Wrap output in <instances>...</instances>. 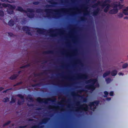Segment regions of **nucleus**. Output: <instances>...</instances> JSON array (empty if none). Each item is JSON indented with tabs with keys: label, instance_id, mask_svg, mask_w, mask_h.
<instances>
[{
	"label": "nucleus",
	"instance_id": "ddd939ff",
	"mask_svg": "<svg viewBox=\"0 0 128 128\" xmlns=\"http://www.w3.org/2000/svg\"><path fill=\"white\" fill-rule=\"evenodd\" d=\"M118 8H113L110 10L109 12V13L110 14H114L117 13L118 12Z\"/></svg>",
	"mask_w": 128,
	"mask_h": 128
},
{
	"label": "nucleus",
	"instance_id": "2f4dec72",
	"mask_svg": "<svg viewBox=\"0 0 128 128\" xmlns=\"http://www.w3.org/2000/svg\"><path fill=\"white\" fill-rule=\"evenodd\" d=\"M9 101V98L8 97H6L4 98L2 100L3 102H6Z\"/></svg>",
	"mask_w": 128,
	"mask_h": 128
},
{
	"label": "nucleus",
	"instance_id": "bb28decb",
	"mask_svg": "<svg viewBox=\"0 0 128 128\" xmlns=\"http://www.w3.org/2000/svg\"><path fill=\"white\" fill-rule=\"evenodd\" d=\"M17 96L19 97L22 100H24V96L22 95L21 94H18L17 95Z\"/></svg>",
	"mask_w": 128,
	"mask_h": 128
},
{
	"label": "nucleus",
	"instance_id": "f3484780",
	"mask_svg": "<svg viewBox=\"0 0 128 128\" xmlns=\"http://www.w3.org/2000/svg\"><path fill=\"white\" fill-rule=\"evenodd\" d=\"M18 76V74H14L10 77L9 78L12 80L16 79Z\"/></svg>",
	"mask_w": 128,
	"mask_h": 128
},
{
	"label": "nucleus",
	"instance_id": "e433bc0d",
	"mask_svg": "<svg viewBox=\"0 0 128 128\" xmlns=\"http://www.w3.org/2000/svg\"><path fill=\"white\" fill-rule=\"evenodd\" d=\"M111 79L110 78L106 79V81L107 83H109L111 81Z\"/></svg>",
	"mask_w": 128,
	"mask_h": 128
},
{
	"label": "nucleus",
	"instance_id": "aec40b11",
	"mask_svg": "<svg viewBox=\"0 0 128 128\" xmlns=\"http://www.w3.org/2000/svg\"><path fill=\"white\" fill-rule=\"evenodd\" d=\"M54 53V52L52 50H47L44 51L43 52V54H52Z\"/></svg>",
	"mask_w": 128,
	"mask_h": 128
},
{
	"label": "nucleus",
	"instance_id": "a211bd4d",
	"mask_svg": "<svg viewBox=\"0 0 128 128\" xmlns=\"http://www.w3.org/2000/svg\"><path fill=\"white\" fill-rule=\"evenodd\" d=\"M110 73L112 76H114L117 74V72L116 70H114L112 71L111 72H110Z\"/></svg>",
	"mask_w": 128,
	"mask_h": 128
},
{
	"label": "nucleus",
	"instance_id": "39448f33",
	"mask_svg": "<svg viewBox=\"0 0 128 128\" xmlns=\"http://www.w3.org/2000/svg\"><path fill=\"white\" fill-rule=\"evenodd\" d=\"M99 102L100 101L99 100H95L92 102H90L88 106L90 107L91 110L94 111L96 108V106H95V104L97 106Z\"/></svg>",
	"mask_w": 128,
	"mask_h": 128
},
{
	"label": "nucleus",
	"instance_id": "3c124183",
	"mask_svg": "<svg viewBox=\"0 0 128 128\" xmlns=\"http://www.w3.org/2000/svg\"><path fill=\"white\" fill-rule=\"evenodd\" d=\"M108 10L109 9L108 8L106 7L104 9V12L106 13L108 12Z\"/></svg>",
	"mask_w": 128,
	"mask_h": 128
},
{
	"label": "nucleus",
	"instance_id": "a19ab883",
	"mask_svg": "<svg viewBox=\"0 0 128 128\" xmlns=\"http://www.w3.org/2000/svg\"><path fill=\"white\" fill-rule=\"evenodd\" d=\"M87 9V8H85V9L86 10L85 11V12L84 14V16L87 15L88 14V12L87 10H86Z\"/></svg>",
	"mask_w": 128,
	"mask_h": 128
},
{
	"label": "nucleus",
	"instance_id": "0eeeda50",
	"mask_svg": "<svg viewBox=\"0 0 128 128\" xmlns=\"http://www.w3.org/2000/svg\"><path fill=\"white\" fill-rule=\"evenodd\" d=\"M89 109L88 106L86 104H84L80 106V108L76 110V111L78 112V110L80 109L82 110L85 111H87Z\"/></svg>",
	"mask_w": 128,
	"mask_h": 128
},
{
	"label": "nucleus",
	"instance_id": "4be33fe9",
	"mask_svg": "<svg viewBox=\"0 0 128 128\" xmlns=\"http://www.w3.org/2000/svg\"><path fill=\"white\" fill-rule=\"evenodd\" d=\"M8 8H10L9 9L12 10H14L15 9L16 6L15 5L12 6L11 4H8Z\"/></svg>",
	"mask_w": 128,
	"mask_h": 128
},
{
	"label": "nucleus",
	"instance_id": "6e6552de",
	"mask_svg": "<svg viewBox=\"0 0 128 128\" xmlns=\"http://www.w3.org/2000/svg\"><path fill=\"white\" fill-rule=\"evenodd\" d=\"M22 29L23 31L26 32V34L30 36L32 35L31 32H30V29L29 27L27 26H23L22 28Z\"/></svg>",
	"mask_w": 128,
	"mask_h": 128
},
{
	"label": "nucleus",
	"instance_id": "4c0bfd02",
	"mask_svg": "<svg viewBox=\"0 0 128 128\" xmlns=\"http://www.w3.org/2000/svg\"><path fill=\"white\" fill-rule=\"evenodd\" d=\"M4 16V12L2 10H0V16L3 17Z\"/></svg>",
	"mask_w": 128,
	"mask_h": 128
},
{
	"label": "nucleus",
	"instance_id": "79ce46f5",
	"mask_svg": "<svg viewBox=\"0 0 128 128\" xmlns=\"http://www.w3.org/2000/svg\"><path fill=\"white\" fill-rule=\"evenodd\" d=\"M105 96H104V97H107V96L108 95V92L106 91H105L104 92Z\"/></svg>",
	"mask_w": 128,
	"mask_h": 128
},
{
	"label": "nucleus",
	"instance_id": "cd10ccee",
	"mask_svg": "<svg viewBox=\"0 0 128 128\" xmlns=\"http://www.w3.org/2000/svg\"><path fill=\"white\" fill-rule=\"evenodd\" d=\"M36 12L38 13H40L42 12H43V10L41 8H38L36 9Z\"/></svg>",
	"mask_w": 128,
	"mask_h": 128
},
{
	"label": "nucleus",
	"instance_id": "09e8293b",
	"mask_svg": "<svg viewBox=\"0 0 128 128\" xmlns=\"http://www.w3.org/2000/svg\"><path fill=\"white\" fill-rule=\"evenodd\" d=\"M8 34L10 37H13L14 36V34L10 32H8Z\"/></svg>",
	"mask_w": 128,
	"mask_h": 128
},
{
	"label": "nucleus",
	"instance_id": "7ed1b4c3",
	"mask_svg": "<svg viewBox=\"0 0 128 128\" xmlns=\"http://www.w3.org/2000/svg\"><path fill=\"white\" fill-rule=\"evenodd\" d=\"M52 99H46L42 98L40 97L36 99L37 101L40 103H44L47 104L49 101H51L52 102H56V99L54 97H53L52 98Z\"/></svg>",
	"mask_w": 128,
	"mask_h": 128
},
{
	"label": "nucleus",
	"instance_id": "412c9836",
	"mask_svg": "<svg viewBox=\"0 0 128 128\" xmlns=\"http://www.w3.org/2000/svg\"><path fill=\"white\" fill-rule=\"evenodd\" d=\"M14 24V22L12 20H10L8 22V24L10 26H13Z\"/></svg>",
	"mask_w": 128,
	"mask_h": 128
},
{
	"label": "nucleus",
	"instance_id": "37998d69",
	"mask_svg": "<svg viewBox=\"0 0 128 128\" xmlns=\"http://www.w3.org/2000/svg\"><path fill=\"white\" fill-rule=\"evenodd\" d=\"M98 13L96 10H94L93 12V15L94 16H96Z\"/></svg>",
	"mask_w": 128,
	"mask_h": 128
},
{
	"label": "nucleus",
	"instance_id": "49530a36",
	"mask_svg": "<svg viewBox=\"0 0 128 128\" xmlns=\"http://www.w3.org/2000/svg\"><path fill=\"white\" fill-rule=\"evenodd\" d=\"M33 4L35 5H37L39 4L40 3V2H39L37 1V2H34L32 3Z\"/></svg>",
	"mask_w": 128,
	"mask_h": 128
},
{
	"label": "nucleus",
	"instance_id": "bf43d9fd",
	"mask_svg": "<svg viewBox=\"0 0 128 128\" xmlns=\"http://www.w3.org/2000/svg\"><path fill=\"white\" fill-rule=\"evenodd\" d=\"M100 9L99 8H98L96 10H95L97 12H98V13L100 11Z\"/></svg>",
	"mask_w": 128,
	"mask_h": 128
},
{
	"label": "nucleus",
	"instance_id": "2eb2a0df",
	"mask_svg": "<svg viewBox=\"0 0 128 128\" xmlns=\"http://www.w3.org/2000/svg\"><path fill=\"white\" fill-rule=\"evenodd\" d=\"M88 77V75L86 74H82L80 76H78L77 78L87 79Z\"/></svg>",
	"mask_w": 128,
	"mask_h": 128
},
{
	"label": "nucleus",
	"instance_id": "58836bf2",
	"mask_svg": "<svg viewBox=\"0 0 128 128\" xmlns=\"http://www.w3.org/2000/svg\"><path fill=\"white\" fill-rule=\"evenodd\" d=\"M123 5H122L120 4V2H119L118 4V6L119 7V9H121L123 7Z\"/></svg>",
	"mask_w": 128,
	"mask_h": 128
},
{
	"label": "nucleus",
	"instance_id": "f704fd0d",
	"mask_svg": "<svg viewBox=\"0 0 128 128\" xmlns=\"http://www.w3.org/2000/svg\"><path fill=\"white\" fill-rule=\"evenodd\" d=\"M30 66V65L29 64H27V65H24V66H21L20 67V68H26Z\"/></svg>",
	"mask_w": 128,
	"mask_h": 128
},
{
	"label": "nucleus",
	"instance_id": "5fc2aeb1",
	"mask_svg": "<svg viewBox=\"0 0 128 128\" xmlns=\"http://www.w3.org/2000/svg\"><path fill=\"white\" fill-rule=\"evenodd\" d=\"M113 94L114 92H113L112 91L110 92L109 93L110 95L111 96H112L113 95Z\"/></svg>",
	"mask_w": 128,
	"mask_h": 128
},
{
	"label": "nucleus",
	"instance_id": "9b49d317",
	"mask_svg": "<svg viewBox=\"0 0 128 128\" xmlns=\"http://www.w3.org/2000/svg\"><path fill=\"white\" fill-rule=\"evenodd\" d=\"M54 0H51L50 1H49L48 2L52 4L50 5L49 4H47L46 5V8H50L51 7L55 5H56L58 4V3L57 2L53 1Z\"/></svg>",
	"mask_w": 128,
	"mask_h": 128
},
{
	"label": "nucleus",
	"instance_id": "ea45409f",
	"mask_svg": "<svg viewBox=\"0 0 128 128\" xmlns=\"http://www.w3.org/2000/svg\"><path fill=\"white\" fill-rule=\"evenodd\" d=\"M118 16L119 18H122L123 16V15L122 13H120L118 14Z\"/></svg>",
	"mask_w": 128,
	"mask_h": 128
},
{
	"label": "nucleus",
	"instance_id": "c03bdc74",
	"mask_svg": "<svg viewBox=\"0 0 128 128\" xmlns=\"http://www.w3.org/2000/svg\"><path fill=\"white\" fill-rule=\"evenodd\" d=\"M80 19L81 21H84L86 20V18L84 17L83 16L80 18Z\"/></svg>",
	"mask_w": 128,
	"mask_h": 128
},
{
	"label": "nucleus",
	"instance_id": "8fccbe9b",
	"mask_svg": "<svg viewBox=\"0 0 128 128\" xmlns=\"http://www.w3.org/2000/svg\"><path fill=\"white\" fill-rule=\"evenodd\" d=\"M12 89V88H10L6 89V90H4L3 91V93L6 92L8 91L11 90Z\"/></svg>",
	"mask_w": 128,
	"mask_h": 128
},
{
	"label": "nucleus",
	"instance_id": "864d4df0",
	"mask_svg": "<svg viewBox=\"0 0 128 128\" xmlns=\"http://www.w3.org/2000/svg\"><path fill=\"white\" fill-rule=\"evenodd\" d=\"M27 125H25L24 126H19V128H24L27 127Z\"/></svg>",
	"mask_w": 128,
	"mask_h": 128
},
{
	"label": "nucleus",
	"instance_id": "393cba45",
	"mask_svg": "<svg viewBox=\"0 0 128 128\" xmlns=\"http://www.w3.org/2000/svg\"><path fill=\"white\" fill-rule=\"evenodd\" d=\"M42 85V83H38L35 84H32V86L34 87H36V86H38L39 87L41 85Z\"/></svg>",
	"mask_w": 128,
	"mask_h": 128
},
{
	"label": "nucleus",
	"instance_id": "423d86ee",
	"mask_svg": "<svg viewBox=\"0 0 128 128\" xmlns=\"http://www.w3.org/2000/svg\"><path fill=\"white\" fill-rule=\"evenodd\" d=\"M27 16L29 18H33L34 16V14L32 13H28V12H30L31 13H33L34 12V9L32 8H28L27 9Z\"/></svg>",
	"mask_w": 128,
	"mask_h": 128
},
{
	"label": "nucleus",
	"instance_id": "7c9ffc66",
	"mask_svg": "<svg viewBox=\"0 0 128 128\" xmlns=\"http://www.w3.org/2000/svg\"><path fill=\"white\" fill-rule=\"evenodd\" d=\"M11 121H8L4 123L3 125H2V126L3 127H4L6 126H7L8 125H9L10 124V123H11Z\"/></svg>",
	"mask_w": 128,
	"mask_h": 128
},
{
	"label": "nucleus",
	"instance_id": "774afa93",
	"mask_svg": "<svg viewBox=\"0 0 128 128\" xmlns=\"http://www.w3.org/2000/svg\"><path fill=\"white\" fill-rule=\"evenodd\" d=\"M118 74L119 75H123L124 74L122 72H120L118 73Z\"/></svg>",
	"mask_w": 128,
	"mask_h": 128
},
{
	"label": "nucleus",
	"instance_id": "6ab92c4d",
	"mask_svg": "<svg viewBox=\"0 0 128 128\" xmlns=\"http://www.w3.org/2000/svg\"><path fill=\"white\" fill-rule=\"evenodd\" d=\"M44 127V125H42L40 126L39 125H36L32 126L30 128H43Z\"/></svg>",
	"mask_w": 128,
	"mask_h": 128
},
{
	"label": "nucleus",
	"instance_id": "4468645a",
	"mask_svg": "<svg viewBox=\"0 0 128 128\" xmlns=\"http://www.w3.org/2000/svg\"><path fill=\"white\" fill-rule=\"evenodd\" d=\"M47 71V70H45L43 72H40L38 74H35L34 73V76L35 77H37L42 76L44 74H47L46 72Z\"/></svg>",
	"mask_w": 128,
	"mask_h": 128
},
{
	"label": "nucleus",
	"instance_id": "e2e57ef3",
	"mask_svg": "<svg viewBox=\"0 0 128 128\" xmlns=\"http://www.w3.org/2000/svg\"><path fill=\"white\" fill-rule=\"evenodd\" d=\"M84 91H85V90H84L82 89V90H79L78 91V92H79V93H81V92H82Z\"/></svg>",
	"mask_w": 128,
	"mask_h": 128
},
{
	"label": "nucleus",
	"instance_id": "20e7f679",
	"mask_svg": "<svg viewBox=\"0 0 128 128\" xmlns=\"http://www.w3.org/2000/svg\"><path fill=\"white\" fill-rule=\"evenodd\" d=\"M106 2L104 0L103 1H98L97 2L92 5V7L93 8L97 7L98 6H101L102 8H104L108 4L106 3Z\"/></svg>",
	"mask_w": 128,
	"mask_h": 128
},
{
	"label": "nucleus",
	"instance_id": "338daca9",
	"mask_svg": "<svg viewBox=\"0 0 128 128\" xmlns=\"http://www.w3.org/2000/svg\"><path fill=\"white\" fill-rule=\"evenodd\" d=\"M27 105L29 106H34V105L33 104H27Z\"/></svg>",
	"mask_w": 128,
	"mask_h": 128
},
{
	"label": "nucleus",
	"instance_id": "0e129e2a",
	"mask_svg": "<svg viewBox=\"0 0 128 128\" xmlns=\"http://www.w3.org/2000/svg\"><path fill=\"white\" fill-rule=\"evenodd\" d=\"M106 2L110 3L111 2L110 0H105Z\"/></svg>",
	"mask_w": 128,
	"mask_h": 128
},
{
	"label": "nucleus",
	"instance_id": "680f3d73",
	"mask_svg": "<svg viewBox=\"0 0 128 128\" xmlns=\"http://www.w3.org/2000/svg\"><path fill=\"white\" fill-rule=\"evenodd\" d=\"M71 94L73 96L76 95V93L74 92H72L71 93Z\"/></svg>",
	"mask_w": 128,
	"mask_h": 128
},
{
	"label": "nucleus",
	"instance_id": "473e14b6",
	"mask_svg": "<svg viewBox=\"0 0 128 128\" xmlns=\"http://www.w3.org/2000/svg\"><path fill=\"white\" fill-rule=\"evenodd\" d=\"M24 102V100H23V101H21L20 100H18L17 102L18 104L20 105L22 104H23Z\"/></svg>",
	"mask_w": 128,
	"mask_h": 128
},
{
	"label": "nucleus",
	"instance_id": "c9c22d12",
	"mask_svg": "<svg viewBox=\"0 0 128 128\" xmlns=\"http://www.w3.org/2000/svg\"><path fill=\"white\" fill-rule=\"evenodd\" d=\"M8 4L3 3L2 4V6L4 8L8 7Z\"/></svg>",
	"mask_w": 128,
	"mask_h": 128
},
{
	"label": "nucleus",
	"instance_id": "de8ad7c7",
	"mask_svg": "<svg viewBox=\"0 0 128 128\" xmlns=\"http://www.w3.org/2000/svg\"><path fill=\"white\" fill-rule=\"evenodd\" d=\"M2 2H8L9 3H11V2H10V1L8 0H0Z\"/></svg>",
	"mask_w": 128,
	"mask_h": 128
},
{
	"label": "nucleus",
	"instance_id": "f03ea898",
	"mask_svg": "<svg viewBox=\"0 0 128 128\" xmlns=\"http://www.w3.org/2000/svg\"><path fill=\"white\" fill-rule=\"evenodd\" d=\"M64 8H62L60 9H55L54 10L52 9H50L48 8L46 9H45L44 12L47 13L46 15L48 17H50V15L48 14V13L51 12H57L55 15H53L52 17L53 18H59L60 16V12H64Z\"/></svg>",
	"mask_w": 128,
	"mask_h": 128
},
{
	"label": "nucleus",
	"instance_id": "b1692460",
	"mask_svg": "<svg viewBox=\"0 0 128 128\" xmlns=\"http://www.w3.org/2000/svg\"><path fill=\"white\" fill-rule=\"evenodd\" d=\"M29 99L31 101L33 102L34 101V100L32 96L30 94H28V97L26 98V99Z\"/></svg>",
	"mask_w": 128,
	"mask_h": 128
},
{
	"label": "nucleus",
	"instance_id": "052dcab7",
	"mask_svg": "<svg viewBox=\"0 0 128 128\" xmlns=\"http://www.w3.org/2000/svg\"><path fill=\"white\" fill-rule=\"evenodd\" d=\"M80 102L79 101L77 102L76 103V104L78 106L80 105Z\"/></svg>",
	"mask_w": 128,
	"mask_h": 128
},
{
	"label": "nucleus",
	"instance_id": "6e6d98bb",
	"mask_svg": "<svg viewBox=\"0 0 128 128\" xmlns=\"http://www.w3.org/2000/svg\"><path fill=\"white\" fill-rule=\"evenodd\" d=\"M23 82H22L21 81L19 82H18L16 83V84H17V86H18L19 85L22 84Z\"/></svg>",
	"mask_w": 128,
	"mask_h": 128
},
{
	"label": "nucleus",
	"instance_id": "a18cd8bd",
	"mask_svg": "<svg viewBox=\"0 0 128 128\" xmlns=\"http://www.w3.org/2000/svg\"><path fill=\"white\" fill-rule=\"evenodd\" d=\"M113 6L114 8H117L118 7V4H114L113 5Z\"/></svg>",
	"mask_w": 128,
	"mask_h": 128
},
{
	"label": "nucleus",
	"instance_id": "5701e85b",
	"mask_svg": "<svg viewBox=\"0 0 128 128\" xmlns=\"http://www.w3.org/2000/svg\"><path fill=\"white\" fill-rule=\"evenodd\" d=\"M110 71H108L104 73L103 75V77L104 78H105L106 76L110 74Z\"/></svg>",
	"mask_w": 128,
	"mask_h": 128
},
{
	"label": "nucleus",
	"instance_id": "9d476101",
	"mask_svg": "<svg viewBox=\"0 0 128 128\" xmlns=\"http://www.w3.org/2000/svg\"><path fill=\"white\" fill-rule=\"evenodd\" d=\"M50 120V118L48 117H46L44 118L41 120L39 124L41 125L42 124H46Z\"/></svg>",
	"mask_w": 128,
	"mask_h": 128
},
{
	"label": "nucleus",
	"instance_id": "c756f323",
	"mask_svg": "<svg viewBox=\"0 0 128 128\" xmlns=\"http://www.w3.org/2000/svg\"><path fill=\"white\" fill-rule=\"evenodd\" d=\"M11 121H8L4 123L3 125H2V126L3 127H4L6 126H7L8 125H9L10 124V123H11Z\"/></svg>",
	"mask_w": 128,
	"mask_h": 128
},
{
	"label": "nucleus",
	"instance_id": "f8f14e48",
	"mask_svg": "<svg viewBox=\"0 0 128 128\" xmlns=\"http://www.w3.org/2000/svg\"><path fill=\"white\" fill-rule=\"evenodd\" d=\"M46 31V30L44 28H38L37 30V32L40 34H42L45 33Z\"/></svg>",
	"mask_w": 128,
	"mask_h": 128
},
{
	"label": "nucleus",
	"instance_id": "4d7b16f0",
	"mask_svg": "<svg viewBox=\"0 0 128 128\" xmlns=\"http://www.w3.org/2000/svg\"><path fill=\"white\" fill-rule=\"evenodd\" d=\"M106 8H108V9H109V8L110 7V5L109 4H107V5H106Z\"/></svg>",
	"mask_w": 128,
	"mask_h": 128
},
{
	"label": "nucleus",
	"instance_id": "a878e982",
	"mask_svg": "<svg viewBox=\"0 0 128 128\" xmlns=\"http://www.w3.org/2000/svg\"><path fill=\"white\" fill-rule=\"evenodd\" d=\"M7 12L8 14H13L14 11L13 10L9 9L7 10Z\"/></svg>",
	"mask_w": 128,
	"mask_h": 128
},
{
	"label": "nucleus",
	"instance_id": "69168bd1",
	"mask_svg": "<svg viewBox=\"0 0 128 128\" xmlns=\"http://www.w3.org/2000/svg\"><path fill=\"white\" fill-rule=\"evenodd\" d=\"M56 36V34H51V36Z\"/></svg>",
	"mask_w": 128,
	"mask_h": 128
},
{
	"label": "nucleus",
	"instance_id": "1a4fd4ad",
	"mask_svg": "<svg viewBox=\"0 0 128 128\" xmlns=\"http://www.w3.org/2000/svg\"><path fill=\"white\" fill-rule=\"evenodd\" d=\"M49 31L48 33H51L55 31H57L59 32L60 33H62L64 31V30L62 29H54L52 28H50L48 30Z\"/></svg>",
	"mask_w": 128,
	"mask_h": 128
},
{
	"label": "nucleus",
	"instance_id": "72a5a7b5",
	"mask_svg": "<svg viewBox=\"0 0 128 128\" xmlns=\"http://www.w3.org/2000/svg\"><path fill=\"white\" fill-rule=\"evenodd\" d=\"M13 96L11 98V101L10 102V103H13L15 102H16V99L15 98H13Z\"/></svg>",
	"mask_w": 128,
	"mask_h": 128
},
{
	"label": "nucleus",
	"instance_id": "c85d7f7f",
	"mask_svg": "<svg viewBox=\"0 0 128 128\" xmlns=\"http://www.w3.org/2000/svg\"><path fill=\"white\" fill-rule=\"evenodd\" d=\"M123 13L126 15H128V12L126 9H124L123 10Z\"/></svg>",
	"mask_w": 128,
	"mask_h": 128
},
{
	"label": "nucleus",
	"instance_id": "603ef678",
	"mask_svg": "<svg viewBox=\"0 0 128 128\" xmlns=\"http://www.w3.org/2000/svg\"><path fill=\"white\" fill-rule=\"evenodd\" d=\"M28 121H34V122H35L36 120L33 119H30V118H29L28 120Z\"/></svg>",
	"mask_w": 128,
	"mask_h": 128
},
{
	"label": "nucleus",
	"instance_id": "dca6fc26",
	"mask_svg": "<svg viewBox=\"0 0 128 128\" xmlns=\"http://www.w3.org/2000/svg\"><path fill=\"white\" fill-rule=\"evenodd\" d=\"M16 10L21 12H24V13H26L27 12L26 10H24L20 6H18L17 7V8L16 9Z\"/></svg>",
	"mask_w": 128,
	"mask_h": 128
},
{
	"label": "nucleus",
	"instance_id": "13d9d810",
	"mask_svg": "<svg viewBox=\"0 0 128 128\" xmlns=\"http://www.w3.org/2000/svg\"><path fill=\"white\" fill-rule=\"evenodd\" d=\"M83 101L84 102H86L87 101V99L86 98H83Z\"/></svg>",
	"mask_w": 128,
	"mask_h": 128
},
{
	"label": "nucleus",
	"instance_id": "f257e3e1",
	"mask_svg": "<svg viewBox=\"0 0 128 128\" xmlns=\"http://www.w3.org/2000/svg\"><path fill=\"white\" fill-rule=\"evenodd\" d=\"M86 84H90L85 86V88L92 91L94 90L96 87H98L99 85L97 79L91 78L86 81Z\"/></svg>",
	"mask_w": 128,
	"mask_h": 128
}]
</instances>
